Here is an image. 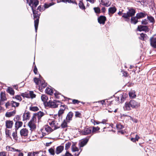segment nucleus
Instances as JSON below:
<instances>
[{
	"label": "nucleus",
	"instance_id": "nucleus-56",
	"mask_svg": "<svg viewBox=\"0 0 156 156\" xmlns=\"http://www.w3.org/2000/svg\"><path fill=\"white\" fill-rule=\"evenodd\" d=\"M66 108V105H61L60 106V110H63L64 111Z\"/></svg>",
	"mask_w": 156,
	"mask_h": 156
},
{
	"label": "nucleus",
	"instance_id": "nucleus-2",
	"mask_svg": "<svg viewBox=\"0 0 156 156\" xmlns=\"http://www.w3.org/2000/svg\"><path fill=\"white\" fill-rule=\"evenodd\" d=\"M30 7L31 8L33 12L34 18H37L36 19L34 20V27L36 32H37L39 23V19L40 13H38L36 11L34 10V9L36 7H34V6Z\"/></svg>",
	"mask_w": 156,
	"mask_h": 156
},
{
	"label": "nucleus",
	"instance_id": "nucleus-36",
	"mask_svg": "<svg viewBox=\"0 0 156 156\" xmlns=\"http://www.w3.org/2000/svg\"><path fill=\"white\" fill-rule=\"evenodd\" d=\"M42 77L40 78V79L35 78L34 79V81L36 84L37 85H39L40 83V80H41Z\"/></svg>",
	"mask_w": 156,
	"mask_h": 156
},
{
	"label": "nucleus",
	"instance_id": "nucleus-27",
	"mask_svg": "<svg viewBox=\"0 0 156 156\" xmlns=\"http://www.w3.org/2000/svg\"><path fill=\"white\" fill-rule=\"evenodd\" d=\"M139 38L140 39L144 41L147 40L148 37L146 34L142 33L140 34V37Z\"/></svg>",
	"mask_w": 156,
	"mask_h": 156
},
{
	"label": "nucleus",
	"instance_id": "nucleus-8",
	"mask_svg": "<svg viewBox=\"0 0 156 156\" xmlns=\"http://www.w3.org/2000/svg\"><path fill=\"white\" fill-rule=\"evenodd\" d=\"M92 129L91 127L85 128L84 129L82 130L81 133L83 135H87L91 133Z\"/></svg>",
	"mask_w": 156,
	"mask_h": 156
},
{
	"label": "nucleus",
	"instance_id": "nucleus-10",
	"mask_svg": "<svg viewBox=\"0 0 156 156\" xmlns=\"http://www.w3.org/2000/svg\"><path fill=\"white\" fill-rule=\"evenodd\" d=\"M111 2L108 0H101L100 4L106 7H108L111 4Z\"/></svg>",
	"mask_w": 156,
	"mask_h": 156
},
{
	"label": "nucleus",
	"instance_id": "nucleus-38",
	"mask_svg": "<svg viewBox=\"0 0 156 156\" xmlns=\"http://www.w3.org/2000/svg\"><path fill=\"white\" fill-rule=\"evenodd\" d=\"M64 111H63V110H59L58 111V115L59 117V118L62 119V115L64 113Z\"/></svg>",
	"mask_w": 156,
	"mask_h": 156
},
{
	"label": "nucleus",
	"instance_id": "nucleus-50",
	"mask_svg": "<svg viewBox=\"0 0 156 156\" xmlns=\"http://www.w3.org/2000/svg\"><path fill=\"white\" fill-rule=\"evenodd\" d=\"M37 10H39L41 12L44 11L45 9L44 6H40L38 7L37 8Z\"/></svg>",
	"mask_w": 156,
	"mask_h": 156
},
{
	"label": "nucleus",
	"instance_id": "nucleus-28",
	"mask_svg": "<svg viewBox=\"0 0 156 156\" xmlns=\"http://www.w3.org/2000/svg\"><path fill=\"white\" fill-rule=\"evenodd\" d=\"M11 106L12 107L16 108L19 106V103L16 102L14 101H11Z\"/></svg>",
	"mask_w": 156,
	"mask_h": 156
},
{
	"label": "nucleus",
	"instance_id": "nucleus-42",
	"mask_svg": "<svg viewBox=\"0 0 156 156\" xmlns=\"http://www.w3.org/2000/svg\"><path fill=\"white\" fill-rule=\"evenodd\" d=\"M30 110L33 111H37L39 110V109L37 107H30Z\"/></svg>",
	"mask_w": 156,
	"mask_h": 156
},
{
	"label": "nucleus",
	"instance_id": "nucleus-21",
	"mask_svg": "<svg viewBox=\"0 0 156 156\" xmlns=\"http://www.w3.org/2000/svg\"><path fill=\"white\" fill-rule=\"evenodd\" d=\"M44 128L48 133H49L54 130L52 128L49 126L48 125H45L44 126Z\"/></svg>",
	"mask_w": 156,
	"mask_h": 156
},
{
	"label": "nucleus",
	"instance_id": "nucleus-26",
	"mask_svg": "<svg viewBox=\"0 0 156 156\" xmlns=\"http://www.w3.org/2000/svg\"><path fill=\"white\" fill-rule=\"evenodd\" d=\"M127 12L128 13L129 16L130 17L134 15L135 13V12L134 9H131L129 10Z\"/></svg>",
	"mask_w": 156,
	"mask_h": 156
},
{
	"label": "nucleus",
	"instance_id": "nucleus-25",
	"mask_svg": "<svg viewBox=\"0 0 156 156\" xmlns=\"http://www.w3.org/2000/svg\"><path fill=\"white\" fill-rule=\"evenodd\" d=\"M73 115V113L72 112H69L67 114L66 117V119L69 121L71 120Z\"/></svg>",
	"mask_w": 156,
	"mask_h": 156
},
{
	"label": "nucleus",
	"instance_id": "nucleus-55",
	"mask_svg": "<svg viewBox=\"0 0 156 156\" xmlns=\"http://www.w3.org/2000/svg\"><path fill=\"white\" fill-rule=\"evenodd\" d=\"M94 10L96 13H99L100 12V9L98 7H95L94 8Z\"/></svg>",
	"mask_w": 156,
	"mask_h": 156
},
{
	"label": "nucleus",
	"instance_id": "nucleus-15",
	"mask_svg": "<svg viewBox=\"0 0 156 156\" xmlns=\"http://www.w3.org/2000/svg\"><path fill=\"white\" fill-rule=\"evenodd\" d=\"M49 124L51 126V127L53 129L55 130L59 128V126L56 125V122L54 121H52L51 122H49Z\"/></svg>",
	"mask_w": 156,
	"mask_h": 156
},
{
	"label": "nucleus",
	"instance_id": "nucleus-12",
	"mask_svg": "<svg viewBox=\"0 0 156 156\" xmlns=\"http://www.w3.org/2000/svg\"><path fill=\"white\" fill-rule=\"evenodd\" d=\"M20 134L21 136H27L28 134V130L26 128H23L20 131Z\"/></svg>",
	"mask_w": 156,
	"mask_h": 156
},
{
	"label": "nucleus",
	"instance_id": "nucleus-17",
	"mask_svg": "<svg viewBox=\"0 0 156 156\" xmlns=\"http://www.w3.org/2000/svg\"><path fill=\"white\" fill-rule=\"evenodd\" d=\"M148 30L147 27L145 26L140 25L137 27V30L140 31H147Z\"/></svg>",
	"mask_w": 156,
	"mask_h": 156
},
{
	"label": "nucleus",
	"instance_id": "nucleus-63",
	"mask_svg": "<svg viewBox=\"0 0 156 156\" xmlns=\"http://www.w3.org/2000/svg\"><path fill=\"white\" fill-rule=\"evenodd\" d=\"M72 102L73 104H78L80 101L77 100L73 99L72 100Z\"/></svg>",
	"mask_w": 156,
	"mask_h": 156
},
{
	"label": "nucleus",
	"instance_id": "nucleus-48",
	"mask_svg": "<svg viewBox=\"0 0 156 156\" xmlns=\"http://www.w3.org/2000/svg\"><path fill=\"white\" fill-rule=\"evenodd\" d=\"M48 151L51 154L54 155L55 154V151L52 148H50L48 150Z\"/></svg>",
	"mask_w": 156,
	"mask_h": 156
},
{
	"label": "nucleus",
	"instance_id": "nucleus-14",
	"mask_svg": "<svg viewBox=\"0 0 156 156\" xmlns=\"http://www.w3.org/2000/svg\"><path fill=\"white\" fill-rule=\"evenodd\" d=\"M116 9L115 6L110 7L108 9V12L109 15L111 16L112 14L116 12Z\"/></svg>",
	"mask_w": 156,
	"mask_h": 156
},
{
	"label": "nucleus",
	"instance_id": "nucleus-11",
	"mask_svg": "<svg viewBox=\"0 0 156 156\" xmlns=\"http://www.w3.org/2000/svg\"><path fill=\"white\" fill-rule=\"evenodd\" d=\"M44 113L41 111H39L37 113L34 114L33 116V117L35 118H37L38 120H39L44 115Z\"/></svg>",
	"mask_w": 156,
	"mask_h": 156
},
{
	"label": "nucleus",
	"instance_id": "nucleus-32",
	"mask_svg": "<svg viewBox=\"0 0 156 156\" xmlns=\"http://www.w3.org/2000/svg\"><path fill=\"white\" fill-rule=\"evenodd\" d=\"M41 99L42 101L44 102H46L48 100V97L46 95L43 94L41 96Z\"/></svg>",
	"mask_w": 156,
	"mask_h": 156
},
{
	"label": "nucleus",
	"instance_id": "nucleus-16",
	"mask_svg": "<svg viewBox=\"0 0 156 156\" xmlns=\"http://www.w3.org/2000/svg\"><path fill=\"white\" fill-rule=\"evenodd\" d=\"M106 20V17L104 16H100L98 18V21L100 24H104Z\"/></svg>",
	"mask_w": 156,
	"mask_h": 156
},
{
	"label": "nucleus",
	"instance_id": "nucleus-37",
	"mask_svg": "<svg viewBox=\"0 0 156 156\" xmlns=\"http://www.w3.org/2000/svg\"><path fill=\"white\" fill-rule=\"evenodd\" d=\"M145 16V15L144 13L142 12H140L137 14L136 16L138 19H140V18L144 17Z\"/></svg>",
	"mask_w": 156,
	"mask_h": 156
},
{
	"label": "nucleus",
	"instance_id": "nucleus-47",
	"mask_svg": "<svg viewBox=\"0 0 156 156\" xmlns=\"http://www.w3.org/2000/svg\"><path fill=\"white\" fill-rule=\"evenodd\" d=\"M138 2H140L141 5H144L145 3L146 2L147 0H136Z\"/></svg>",
	"mask_w": 156,
	"mask_h": 156
},
{
	"label": "nucleus",
	"instance_id": "nucleus-33",
	"mask_svg": "<svg viewBox=\"0 0 156 156\" xmlns=\"http://www.w3.org/2000/svg\"><path fill=\"white\" fill-rule=\"evenodd\" d=\"M138 18L136 16L132 17L131 18V23L134 24H136L138 22Z\"/></svg>",
	"mask_w": 156,
	"mask_h": 156
},
{
	"label": "nucleus",
	"instance_id": "nucleus-19",
	"mask_svg": "<svg viewBox=\"0 0 156 156\" xmlns=\"http://www.w3.org/2000/svg\"><path fill=\"white\" fill-rule=\"evenodd\" d=\"M64 147L62 146H60L58 147L56 149L55 153L57 154H58L61 153L63 150Z\"/></svg>",
	"mask_w": 156,
	"mask_h": 156
},
{
	"label": "nucleus",
	"instance_id": "nucleus-54",
	"mask_svg": "<svg viewBox=\"0 0 156 156\" xmlns=\"http://www.w3.org/2000/svg\"><path fill=\"white\" fill-rule=\"evenodd\" d=\"M0 156H7V153L4 151L0 152Z\"/></svg>",
	"mask_w": 156,
	"mask_h": 156
},
{
	"label": "nucleus",
	"instance_id": "nucleus-51",
	"mask_svg": "<svg viewBox=\"0 0 156 156\" xmlns=\"http://www.w3.org/2000/svg\"><path fill=\"white\" fill-rule=\"evenodd\" d=\"M122 102L124 101L125 99L126 98L127 96V94H126V93H122Z\"/></svg>",
	"mask_w": 156,
	"mask_h": 156
},
{
	"label": "nucleus",
	"instance_id": "nucleus-45",
	"mask_svg": "<svg viewBox=\"0 0 156 156\" xmlns=\"http://www.w3.org/2000/svg\"><path fill=\"white\" fill-rule=\"evenodd\" d=\"M148 20L151 23H154V18L151 16H147Z\"/></svg>",
	"mask_w": 156,
	"mask_h": 156
},
{
	"label": "nucleus",
	"instance_id": "nucleus-64",
	"mask_svg": "<svg viewBox=\"0 0 156 156\" xmlns=\"http://www.w3.org/2000/svg\"><path fill=\"white\" fill-rule=\"evenodd\" d=\"M105 101H106V100H103L102 101H98V102H98V103L100 102L101 103L102 105H105Z\"/></svg>",
	"mask_w": 156,
	"mask_h": 156
},
{
	"label": "nucleus",
	"instance_id": "nucleus-24",
	"mask_svg": "<svg viewBox=\"0 0 156 156\" xmlns=\"http://www.w3.org/2000/svg\"><path fill=\"white\" fill-rule=\"evenodd\" d=\"M88 139H85L82 141L80 144V147H83L87 143Z\"/></svg>",
	"mask_w": 156,
	"mask_h": 156
},
{
	"label": "nucleus",
	"instance_id": "nucleus-57",
	"mask_svg": "<svg viewBox=\"0 0 156 156\" xmlns=\"http://www.w3.org/2000/svg\"><path fill=\"white\" fill-rule=\"evenodd\" d=\"M72 151L73 152L77 151H78V148L76 147L75 146H73V147H72Z\"/></svg>",
	"mask_w": 156,
	"mask_h": 156
},
{
	"label": "nucleus",
	"instance_id": "nucleus-6",
	"mask_svg": "<svg viewBox=\"0 0 156 156\" xmlns=\"http://www.w3.org/2000/svg\"><path fill=\"white\" fill-rule=\"evenodd\" d=\"M44 154V152L41 151L35 152H29L27 154V156H43Z\"/></svg>",
	"mask_w": 156,
	"mask_h": 156
},
{
	"label": "nucleus",
	"instance_id": "nucleus-34",
	"mask_svg": "<svg viewBox=\"0 0 156 156\" xmlns=\"http://www.w3.org/2000/svg\"><path fill=\"white\" fill-rule=\"evenodd\" d=\"M1 99L2 101H4L6 100L5 95V93L1 92Z\"/></svg>",
	"mask_w": 156,
	"mask_h": 156
},
{
	"label": "nucleus",
	"instance_id": "nucleus-60",
	"mask_svg": "<svg viewBox=\"0 0 156 156\" xmlns=\"http://www.w3.org/2000/svg\"><path fill=\"white\" fill-rule=\"evenodd\" d=\"M75 116L77 117H80L81 115V113L78 112H75Z\"/></svg>",
	"mask_w": 156,
	"mask_h": 156
},
{
	"label": "nucleus",
	"instance_id": "nucleus-22",
	"mask_svg": "<svg viewBox=\"0 0 156 156\" xmlns=\"http://www.w3.org/2000/svg\"><path fill=\"white\" fill-rule=\"evenodd\" d=\"M6 126L8 128H11L13 125V122L12 121L7 120L6 121Z\"/></svg>",
	"mask_w": 156,
	"mask_h": 156
},
{
	"label": "nucleus",
	"instance_id": "nucleus-53",
	"mask_svg": "<svg viewBox=\"0 0 156 156\" xmlns=\"http://www.w3.org/2000/svg\"><path fill=\"white\" fill-rule=\"evenodd\" d=\"M148 23V20L146 19H144L142 21V24L144 25H146Z\"/></svg>",
	"mask_w": 156,
	"mask_h": 156
},
{
	"label": "nucleus",
	"instance_id": "nucleus-4",
	"mask_svg": "<svg viewBox=\"0 0 156 156\" xmlns=\"http://www.w3.org/2000/svg\"><path fill=\"white\" fill-rule=\"evenodd\" d=\"M61 102L59 101L54 100L53 101L50 100L47 103V105L51 108H56L60 104Z\"/></svg>",
	"mask_w": 156,
	"mask_h": 156
},
{
	"label": "nucleus",
	"instance_id": "nucleus-5",
	"mask_svg": "<svg viewBox=\"0 0 156 156\" xmlns=\"http://www.w3.org/2000/svg\"><path fill=\"white\" fill-rule=\"evenodd\" d=\"M6 149L7 151H17L18 152V156H23L24 154L23 152L18 149H16L14 148L10 147L9 146H7L6 147Z\"/></svg>",
	"mask_w": 156,
	"mask_h": 156
},
{
	"label": "nucleus",
	"instance_id": "nucleus-30",
	"mask_svg": "<svg viewBox=\"0 0 156 156\" xmlns=\"http://www.w3.org/2000/svg\"><path fill=\"white\" fill-rule=\"evenodd\" d=\"M15 111H13L10 112H7L5 114L6 116L7 117H10L14 115L15 114Z\"/></svg>",
	"mask_w": 156,
	"mask_h": 156
},
{
	"label": "nucleus",
	"instance_id": "nucleus-9",
	"mask_svg": "<svg viewBox=\"0 0 156 156\" xmlns=\"http://www.w3.org/2000/svg\"><path fill=\"white\" fill-rule=\"evenodd\" d=\"M22 95L23 97H26L27 98H29L30 97L32 98H34L36 97V95L34 94L33 91H30L29 94L22 93Z\"/></svg>",
	"mask_w": 156,
	"mask_h": 156
},
{
	"label": "nucleus",
	"instance_id": "nucleus-46",
	"mask_svg": "<svg viewBox=\"0 0 156 156\" xmlns=\"http://www.w3.org/2000/svg\"><path fill=\"white\" fill-rule=\"evenodd\" d=\"M61 125L62 128H64L66 127L67 126V124L66 121L65 120H64Z\"/></svg>",
	"mask_w": 156,
	"mask_h": 156
},
{
	"label": "nucleus",
	"instance_id": "nucleus-1",
	"mask_svg": "<svg viewBox=\"0 0 156 156\" xmlns=\"http://www.w3.org/2000/svg\"><path fill=\"white\" fill-rule=\"evenodd\" d=\"M140 106V103L135 100H132L130 101L129 102L125 103L123 107L125 110H129L132 108H136L139 107Z\"/></svg>",
	"mask_w": 156,
	"mask_h": 156
},
{
	"label": "nucleus",
	"instance_id": "nucleus-41",
	"mask_svg": "<svg viewBox=\"0 0 156 156\" xmlns=\"http://www.w3.org/2000/svg\"><path fill=\"white\" fill-rule=\"evenodd\" d=\"M100 129L99 127H93L92 128V131L91 132L92 133H95L97 131H98Z\"/></svg>",
	"mask_w": 156,
	"mask_h": 156
},
{
	"label": "nucleus",
	"instance_id": "nucleus-29",
	"mask_svg": "<svg viewBox=\"0 0 156 156\" xmlns=\"http://www.w3.org/2000/svg\"><path fill=\"white\" fill-rule=\"evenodd\" d=\"M134 91H131L129 92V95L130 98H134L136 97Z\"/></svg>",
	"mask_w": 156,
	"mask_h": 156
},
{
	"label": "nucleus",
	"instance_id": "nucleus-20",
	"mask_svg": "<svg viewBox=\"0 0 156 156\" xmlns=\"http://www.w3.org/2000/svg\"><path fill=\"white\" fill-rule=\"evenodd\" d=\"M23 121L26 120L28 119L30 117V114L28 112L23 114Z\"/></svg>",
	"mask_w": 156,
	"mask_h": 156
},
{
	"label": "nucleus",
	"instance_id": "nucleus-59",
	"mask_svg": "<svg viewBox=\"0 0 156 156\" xmlns=\"http://www.w3.org/2000/svg\"><path fill=\"white\" fill-rule=\"evenodd\" d=\"M122 94L119 95L118 96L117 98V100L119 101V99H120L121 102H122Z\"/></svg>",
	"mask_w": 156,
	"mask_h": 156
},
{
	"label": "nucleus",
	"instance_id": "nucleus-49",
	"mask_svg": "<svg viewBox=\"0 0 156 156\" xmlns=\"http://www.w3.org/2000/svg\"><path fill=\"white\" fill-rule=\"evenodd\" d=\"M123 126L120 124L118 123L116 125V128L118 129H121L123 128Z\"/></svg>",
	"mask_w": 156,
	"mask_h": 156
},
{
	"label": "nucleus",
	"instance_id": "nucleus-35",
	"mask_svg": "<svg viewBox=\"0 0 156 156\" xmlns=\"http://www.w3.org/2000/svg\"><path fill=\"white\" fill-rule=\"evenodd\" d=\"M79 6L80 8L82 9H85L82 0L80 1V2L79 3Z\"/></svg>",
	"mask_w": 156,
	"mask_h": 156
},
{
	"label": "nucleus",
	"instance_id": "nucleus-61",
	"mask_svg": "<svg viewBox=\"0 0 156 156\" xmlns=\"http://www.w3.org/2000/svg\"><path fill=\"white\" fill-rule=\"evenodd\" d=\"M122 17L125 18H127L128 17H129V16L128 14V13H124L123 14V15L122 16Z\"/></svg>",
	"mask_w": 156,
	"mask_h": 156
},
{
	"label": "nucleus",
	"instance_id": "nucleus-62",
	"mask_svg": "<svg viewBox=\"0 0 156 156\" xmlns=\"http://www.w3.org/2000/svg\"><path fill=\"white\" fill-rule=\"evenodd\" d=\"M5 134L7 136H9L10 135V131L9 130H6L5 131Z\"/></svg>",
	"mask_w": 156,
	"mask_h": 156
},
{
	"label": "nucleus",
	"instance_id": "nucleus-3",
	"mask_svg": "<svg viewBox=\"0 0 156 156\" xmlns=\"http://www.w3.org/2000/svg\"><path fill=\"white\" fill-rule=\"evenodd\" d=\"M37 122V120L35 118L32 117L28 123V126L31 131L35 129L36 127V123Z\"/></svg>",
	"mask_w": 156,
	"mask_h": 156
},
{
	"label": "nucleus",
	"instance_id": "nucleus-31",
	"mask_svg": "<svg viewBox=\"0 0 156 156\" xmlns=\"http://www.w3.org/2000/svg\"><path fill=\"white\" fill-rule=\"evenodd\" d=\"M46 92L49 94L51 95L53 93V90L51 88L47 87L46 89Z\"/></svg>",
	"mask_w": 156,
	"mask_h": 156
},
{
	"label": "nucleus",
	"instance_id": "nucleus-52",
	"mask_svg": "<svg viewBox=\"0 0 156 156\" xmlns=\"http://www.w3.org/2000/svg\"><path fill=\"white\" fill-rule=\"evenodd\" d=\"M71 145V143L69 142H68L66 144L65 148L66 149H67L69 148Z\"/></svg>",
	"mask_w": 156,
	"mask_h": 156
},
{
	"label": "nucleus",
	"instance_id": "nucleus-39",
	"mask_svg": "<svg viewBox=\"0 0 156 156\" xmlns=\"http://www.w3.org/2000/svg\"><path fill=\"white\" fill-rule=\"evenodd\" d=\"M13 98L16 99V100L19 101H20L22 100L21 96L20 95H16L14 97H13Z\"/></svg>",
	"mask_w": 156,
	"mask_h": 156
},
{
	"label": "nucleus",
	"instance_id": "nucleus-13",
	"mask_svg": "<svg viewBox=\"0 0 156 156\" xmlns=\"http://www.w3.org/2000/svg\"><path fill=\"white\" fill-rule=\"evenodd\" d=\"M150 45L154 48H156V37H152L150 39Z\"/></svg>",
	"mask_w": 156,
	"mask_h": 156
},
{
	"label": "nucleus",
	"instance_id": "nucleus-18",
	"mask_svg": "<svg viewBox=\"0 0 156 156\" xmlns=\"http://www.w3.org/2000/svg\"><path fill=\"white\" fill-rule=\"evenodd\" d=\"M46 86L47 83L45 82V81L42 78V80H40V83L39 85V89H40V88L42 89V88H44Z\"/></svg>",
	"mask_w": 156,
	"mask_h": 156
},
{
	"label": "nucleus",
	"instance_id": "nucleus-23",
	"mask_svg": "<svg viewBox=\"0 0 156 156\" xmlns=\"http://www.w3.org/2000/svg\"><path fill=\"white\" fill-rule=\"evenodd\" d=\"M22 125L23 122H16L15 124V126L16 129H18L19 128L22 126Z\"/></svg>",
	"mask_w": 156,
	"mask_h": 156
},
{
	"label": "nucleus",
	"instance_id": "nucleus-44",
	"mask_svg": "<svg viewBox=\"0 0 156 156\" xmlns=\"http://www.w3.org/2000/svg\"><path fill=\"white\" fill-rule=\"evenodd\" d=\"M53 5V4H52L51 3H46L44 4V8H45V9H46L48 8L50 6H52Z\"/></svg>",
	"mask_w": 156,
	"mask_h": 156
},
{
	"label": "nucleus",
	"instance_id": "nucleus-58",
	"mask_svg": "<svg viewBox=\"0 0 156 156\" xmlns=\"http://www.w3.org/2000/svg\"><path fill=\"white\" fill-rule=\"evenodd\" d=\"M55 97L57 98H59L61 94L58 92H56L55 93Z\"/></svg>",
	"mask_w": 156,
	"mask_h": 156
},
{
	"label": "nucleus",
	"instance_id": "nucleus-7",
	"mask_svg": "<svg viewBox=\"0 0 156 156\" xmlns=\"http://www.w3.org/2000/svg\"><path fill=\"white\" fill-rule=\"evenodd\" d=\"M28 5L30 7H36L38 4V0H26Z\"/></svg>",
	"mask_w": 156,
	"mask_h": 156
},
{
	"label": "nucleus",
	"instance_id": "nucleus-43",
	"mask_svg": "<svg viewBox=\"0 0 156 156\" xmlns=\"http://www.w3.org/2000/svg\"><path fill=\"white\" fill-rule=\"evenodd\" d=\"M12 136H13V138L14 140H17V132L16 130L12 133Z\"/></svg>",
	"mask_w": 156,
	"mask_h": 156
},
{
	"label": "nucleus",
	"instance_id": "nucleus-40",
	"mask_svg": "<svg viewBox=\"0 0 156 156\" xmlns=\"http://www.w3.org/2000/svg\"><path fill=\"white\" fill-rule=\"evenodd\" d=\"M8 92L11 95H13L14 91L11 88L9 87L7 90Z\"/></svg>",
	"mask_w": 156,
	"mask_h": 156
}]
</instances>
